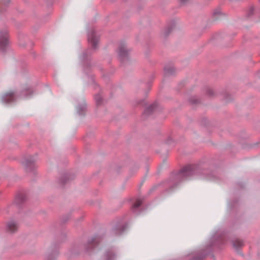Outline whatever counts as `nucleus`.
I'll use <instances>...</instances> for the list:
<instances>
[{"instance_id": "nucleus-2", "label": "nucleus", "mask_w": 260, "mask_h": 260, "mask_svg": "<svg viewBox=\"0 0 260 260\" xmlns=\"http://www.w3.org/2000/svg\"><path fill=\"white\" fill-rule=\"evenodd\" d=\"M201 172V169L196 165H188L181 169L177 175V179L184 180Z\"/></svg>"}, {"instance_id": "nucleus-8", "label": "nucleus", "mask_w": 260, "mask_h": 260, "mask_svg": "<svg viewBox=\"0 0 260 260\" xmlns=\"http://www.w3.org/2000/svg\"><path fill=\"white\" fill-rule=\"evenodd\" d=\"M16 99V96L13 92H10L3 95L2 100L3 103L6 104L11 103Z\"/></svg>"}, {"instance_id": "nucleus-1", "label": "nucleus", "mask_w": 260, "mask_h": 260, "mask_svg": "<svg viewBox=\"0 0 260 260\" xmlns=\"http://www.w3.org/2000/svg\"><path fill=\"white\" fill-rule=\"evenodd\" d=\"M101 240L100 236H94L89 239L86 243L80 245H74L71 249V252L73 254H78L81 251L90 253L95 248Z\"/></svg>"}, {"instance_id": "nucleus-20", "label": "nucleus", "mask_w": 260, "mask_h": 260, "mask_svg": "<svg viewBox=\"0 0 260 260\" xmlns=\"http://www.w3.org/2000/svg\"><path fill=\"white\" fill-rule=\"evenodd\" d=\"M32 93V90L29 88L26 91H23L22 92V95L24 96V98H29L30 95Z\"/></svg>"}, {"instance_id": "nucleus-18", "label": "nucleus", "mask_w": 260, "mask_h": 260, "mask_svg": "<svg viewBox=\"0 0 260 260\" xmlns=\"http://www.w3.org/2000/svg\"><path fill=\"white\" fill-rule=\"evenodd\" d=\"M94 99L97 106L101 105L104 102L103 99L100 94H96Z\"/></svg>"}, {"instance_id": "nucleus-15", "label": "nucleus", "mask_w": 260, "mask_h": 260, "mask_svg": "<svg viewBox=\"0 0 260 260\" xmlns=\"http://www.w3.org/2000/svg\"><path fill=\"white\" fill-rule=\"evenodd\" d=\"M26 196L24 193H19L16 197V202L17 204H21L26 200Z\"/></svg>"}, {"instance_id": "nucleus-17", "label": "nucleus", "mask_w": 260, "mask_h": 260, "mask_svg": "<svg viewBox=\"0 0 260 260\" xmlns=\"http://www.w3.org/2000/svg\"><path fill=\"white\" fill-rule=\"evenodd\" d=\"M201 254H197V255L193 256L191 260H202L207 255V252L204 251L201 252Z\"/></svg>"}, {"instance_id": "nucleus-10", "label": "nucleus", "mask_w": 260, "mask_h": 260, "mask_svg": "<svg viewBox=\"0 0 260 260\" xmlns=\"http://www.w3.org/2000/svg\"><path fill=\"white\" fill-rule=\"evenodd\" d=\"M17 229L18 225L15 222L10 221L8 223L7 225V230L8 232L11 233H14L17 230Z\"/></svg>"}, {"instance_id": "nucleus-9", "label": "nucleus", "mask_w": 260, "mask_h": 260, "mask_svg": "<svg viewBox=\"0 0 260 260\" xmlns=\"http://www.w3.org/2000/svg\"><path fill=\"white\" fill-rule=\"evenodd\" d=\"M126 224L119 223L113 229V232L116 235H121L126 229Z\"/></svg>"}, {"instance_id": "nucleus-24", "label": "nucleus", "mask_w": 260, "mask_h": 260, "mask_svg": "<svg viewBox=\"0 0 260 260\" xmlns=\"http://www.w3.org/2000/svg\"><path fill=\"white\" fill-rule=\"evenodd\" d=\"M80 57H81V60H87V59L84 57V55L81 56Z\"/></svg>"}, {"instance_id": "nucleus-22", "label": "nucleus", "mask_w": 260, "mask_h": 260, "mask_svg": "<svg viewBox=\"0 0 260 260\" xmlns=\"http://www.w3.org/2000/svg\"><path fill=\"white\" fill-rule=\"evenodd\" d=\"M207 94L209 96H212L214 94V91L212 89H208L207 91Z\"/></svg>"}, {"instance_id": "nucleus-4", "label": "nucleus", "mask_w": 260, "mask_h": 260, "mask_svg": "<svg viewBox=\"0 0 260 260\" xmlns=\"http://www.w3.org/2000/svg\"><path fill=\"white\" fill-rule=\"evenodd\" d=\"M8 32L6 30L0 32V50L4 51L8 46Z\"/></svg>"}, {"instance_id": "nucleus-11", "label": "nucleus", "mask_w": 260, "mask_h": 260, "mask_svg": "<svg viewBox=\"0 0 260 260\" xmlns=\"http://www.w3.org/2000/svg\"><path fill=\"white\" fill-rule=\"evenodd\" d=\"M77 113L79 115H84L86 110V104L84 101H83L81 104H79L76 108Z\"/></svg>"}, {"instance_id": "nucleus-14", "label": "nucleus", "mask_w": 260, "mask_h": 260, "mask_svg": "<svg viewBox=\"0 0 260 260\" xmlns=\"http://www.w3.org/2000/svg\"><path fill=\"white\" fill-rule=\"evenodd\" d=\"M156 106L157 104L156 103H154L149 106L145 110L144 114L147 115L150 114L152 111H153L154 109L156 107Z\"/></svg>"}, {"instance_id": "nucleus-27", "label": "nucleus", "mask_w": 260, "mask_h": 260, "mask_svg": "<svg viewBox=\"0 0 260 260\" xmlns=\"http://www.w3.org/2000/svg\"><path fill=\"white\" fill-rule=\"evenodd\" d=\"M61 182H62V183H65V181H61Z\"/></svg>"}, {"instance_id": "nucleus-16", "label": "nucleus", "mask_w": 260, "mask_h": 260, "mask_svg": "<svg viewBox=\"0 0 260 260\" xmlns=\"http://www.w3.org/2000/svg\"><path fill=\"white\" fill-rule=\"evenodd\" d=\"M232 244L234 248L238 249L243 245V241L239 239H236L232 241Z\"/></svg>"}, {"instance_id": "nucleus-21", "label": "nucleus", "mask_w": 260, "mask_h": 260, "mask_svg": "<svg viewBox=\"0 0 260 260\" xmlns=\"http://www.w3.org/2000/svg\"><path fill=\"white\" fill-rule=\"evenodd\" d=\"M190 102L192 104H196L198 102V99L195 97H192V98H190Z\"/></svg>"}, {"instance_id": "nucleus-13", "label": "nucleus", "mask_w": 260, "mask_h": 260, "mask_svg": "<svg viewBox=\"0 0 260 260\" xmlns=\"http://www.w3.org/2000/svg\"><path fill=\"white\" fill-rule=\"evenodd\" d=\"M142 203V200L139 198L137 199L136 202L134 204L132 207V210L134 213H137V209L139 208Z\"/></svg>"}, {"instance_id": "nucleus-12", "label": "nucleus", "mask_w": 260, "mask_h": 260, "mask_svg": "<svg viewBox=\"0 0 260 260\" xmlns=\"http://www.w3.org/2000/svg\"><path fill=\"white\" fill-rule=\"evenodd\" d=\"M164 72L166 75H172L176 72L175 66H165Z\"/></svg>"}, {"instance_id": "nucleus-25", "label": "nucleus", "mask_w": 260, "mask_h": 260, "mask_svg": "<svg viewBox=\"0 0 260 260\" xmlns=\"http://www.w3.org/2000/svg\"><path fill=\"white\" fill-rule=\"evenodd\" d=\"M69 219V217L68 216V218H66V219H63V222H66V221H67L68 219Z\"/></svg>"}, {"instance_id": "nucleus-26", "label": "nucleus", "mask_w": 260, "mask_h": 260, "mask_svg": "<svg viewBox=\"0 0 260 260\" xmlns=\"http://www.w3.org/2000/svg\"><path fill=\"white\" fill-rule=\"evenodd\" d=\"M204 251L205 252H207H207H208V251H209V250H207V249H203V250H202V251Z\"/></svg>"}, {"instance_id": "nucleus-19", "label": "nucleus", "mask_w": 260, "mask_h": 260, "mask_svg": "<svg viewBox=\"0 0 260 260\" xmlns=\"http://www.w3.org/2000/svg\"><path fill=\"white\" fill-rule=\"evenodd\" d=\"M115 255L111 251H108L105 254V260H114Z\"/></svg>"}, {"instance_id": "nucleus-6", "label": "nucleus", "mask_w": 260, "mask_h": 260, "mask_svg": "<svg viewBox=\"0 0 260 260\" xmlns=\"http://www.w3.org/2000/svg\"><path fill=\"white\" fill-rule=\"evenodd\" d=\"M88 42L93 48H96L99 44V37L96 36L95 32L91 30L88 34Z\"/></svg>"}, {"instance_id": "nucleus-23", "label": "nucleus", "mask_w": 260, "mask_h": 260, "mask_svg": "<svg viewBox=\"0 0 260 260\" xmlns=\"http://www.w3.org/2000/svg\"><path fill=\"white\" fill-rule=\"evenodd\" d=\"M171 32V29L169 28L166 31H164V32H163V35L164 37H166L168 35L169 33Z\"/></svg>"}, {"instance_id": "nucleus-3", "label": "nucleus", "mask_w": 260, "mask_h": 260, "mask_svg": "<svg viewBox=\"0 0 260 260\" xmlns=\"http://www.w3.org/2000/svg\"><path fill=\"white\" fill-rule=\"evenodd\" d=\"M131 49L128 48L125 44H121L118 47L117 50V54L120 58L123 61L126 62V61L130 59L129 53L131 52Z\"/></svg>"}, {"instance_id": "nucleus-7", "label": "nucleus", "mask_w": 260, "mask_h": 260, "mask_svg": "<svg viewBox=\"0 0 260 260\" xmlns=\"http://www.w3.org/2000/svg\"><path fill=\"white\" fill-rule=\"evenodd\" d=\"M212 240L214 241V242L210 245V247L214 246L219 244H224L226 242V236L224 234H217L212 237Z\"/></svg>"}, {"instance_id": "nucleus-5", "label": "nucleus", "mask_w": 260, "mask_h": 260, "mask_svg": "<svg viewBox=\"0 0 260 260\" xmlns=\"http://www.w3.org/2000/svg\"><path fill=\"white\" fill-rule=\"evenodd\" d=\"M35 161L36 159L34 156H29L24 159L22 164L27 171H30L35 168Z\"/></svg>"}]
</instances>
